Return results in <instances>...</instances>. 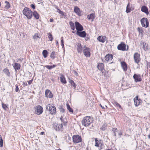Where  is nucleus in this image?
<instances>
[{
  "mask_svg": "<svg viewBox=\"0 0 150 150\" xmlns=\"http://www.w3.org/2000/svg\"><path fill=\"white\" fill-rule=\"evenodd\" d=\"M23 14L26 16L28 19L31 18L32 16V12L30 8L25 7L23 11Z\"/></svg>",
  "mask_w": 150,
  "mask_h": 150,
  "instance_id": "1",
  "label": "nucleus"
},
{
  "mask_svg": "<svg viewBox=\"0 0 150 150\" xmlns=\"http://www.w3.org/2000/svg\"><path fill=\"white\" fill-rule=\"evenodd\" d=\"M90 116H87L83 117L81 121L83 125L87 127L90 124L91 122Z\"/></svg>",
  "mask_w": 150,
  "mask_h": 150,
  "instance_id": "2",
  "label": "nucleus"
},
{
  "mask_svg": "<svg viewBox=\"0 0 150 150\" xmlns=\"http://www.w3.org/2000/svg\"><path fill=\"white\" fill-rule=\"evenodd\" d=\"M46 109L49 111L50 114H55L56 113V109L54 106H52L51 104H48L46 105Z\"/></svg>",
  "mask_w": 150,
  "mask_h": 150,
  "instance_id": "3",
  "label": "nucleus"
},
{
  "mask_svg": "<svg viewBox=\"0 0 150 150\" xmlns=\"http://www.w3.org/2000/svg\"><path fill=\"white\" fill-rule=\"evenodd\" d=\"M72 139L74 144L78 143L82 141L81 137L79 135H74L72 137Z\"/></svg>",
  "mask_w": 150,
  "mask_h": 150,
  "instance_id": "4",
  "label": "nucleus"
},
{
  "mask_svg": "<svg viewBox=\"0 0 150 150\" xmlns=\"http://www.w3.org/2000/svg\"><path fill=\"white\" fill-rule=\"evenodd\" d=\"M90 49L85 46L83 48V52L84 55L86 57H88L90 56L91 53Z\"/></svg>",
  "mask_w": 150,
  "mask_h": 150,
  "instance_id": "5",
  "label": "nucleus"
},
{
  "mask_svg": "<svg viewBox=\"0 0 150 150\" xmlns=\"http://www.w3.org/2000/svg\"><path fill=\"white\" fill-rule=\"evenodd\" d=\"M141 23L142 27L147 28L149 26V21L146 18H142L141 20Z\"/></svg>",
  "mask_w": 150,
  "mask_h": 150,
  "instance_id": "6",
  "label": "nucleus"
},
{
  "mask_svg": "<svg viewBox=\"0 0 150 150\" xmlns=\"http://www.w3.org/2000/svg\"><path fill=\"white\" fill-rule=\"evenodd\" d=\"M113 58V55L110 54H107L105 57L104 59H102L103 62H108L111 61Z\"/></svg>",
  "mask_w": 150,
  "mask_h": 150,
  "instance_id": "7",
  "label": "nucleus"
},
{
  "mask_svg": "<svg viewBox=\"0 0 150 150\" xmlns=\"http://www.w3.org/2000/svg\"><path fill=\"white\" fill-rule=\"evenodd\" d=\"M35 110L37 115H40L43 112V108L40 105H37L35 108Z\"/></svg>",
  "mask_w": 150,
  "mask_h": 150,
  "instance_id": "8",
  "label": "nucleus"
},
{
  "mask_svg": "<svg viewBox=\"0 0 150 150\" xmlns=\"http://www.w3.org/2000/svg\"><path fill=\"white\" fill-rule=\"evenodd\" d=\"M134 101L135 106L136 107L138 106L141 103H142V100L138 98V96H136L135 98H134Z\"/></svg>",
  "mask_w": 150,
  "mask_h": 150,
  "instance_id": "9",
  "label": "nucleus"
},
{
  "mask_svg": "<svg viewBox=\"0 0 150 150\" xmlns=\"http://www.w3.org/2000/svg\"><path fill=\"white\" fill-rule=\"evenodd\" d=\"M140 54L138 53H135L134 55V62L137 64H138L140 61L141 59Z\"/></svg>",
  "mask_w": 150,
  "mask_h": 150,
  "instance_id": "10",
  "label": "nucleus"
},
{
  "mask_svg": "<svg viewBox=\"0 0 150 150\" xmlns=\"http://www.w3.org/2000/svg\"><path fill=\"white\" fill-rule=\"evenodd\" d=\"M133 77L135 82H140L142 81L141 76L139 74H134Z\"/></svg>",
  "mask_w": 150,
  "mask_h": 150,
  "instance_id": "11",
  "label": "nucleus"
},
{
  "mask_svg": "<svg viewBox=\"0 0 150 150\" xmlns=\"http://www.w3.org/2000/svg\"><path fill=\"white\" fill-rule=\"evenodd\" d=\"M75 23L77 31H81L83 30V27L78 22L76 21Z\"/></svg>",
  "mask_w": 150,
  "mask_h": 150,
  "instance_id": "12",
  "label": "nucleus"
},
{
  "mask_svg": "<svg viewBox=\"0 0 150 150\" xmlns=\"http://www.w3.org/2000/svg\"><path fill=\"white\" fill-rule=\"evenodd\" d=\"M117 49L119 50L125 51L126 50V45L124 42H121L117 46Z\"/></svg>",
  "mask_w": 150,
  "mask_h": 150,
  "instance_id": "13",
  "label": "nucleus"
},
{
  "mask_svg": "<svg viewBox=\"0 0 150 150\" xmlns=\"http://www.w3.org/2000/svg\"><path fill=\"white\" fill-rule=\"evenodd\" d=\"M54 128L56 131H62V124H55L54 125Z\"/></svg>",
  "mask_w": 150,
  "mask_h": 150,
  "instance_id": "14",
  "label": "nucleus"
},
{
  "mask_svg": "<svg viewBox=\"0 0 150 150\" xmlns=\"http://www.w3.org/2000/svg\"><path fill=\"white\" fill-rule=\"evenodd\" d=\"M45 97L50 98H52L53 95L52 93L49 90L47 89L45 91Z\"/></svg>",
  "mask_w": 150,
  "mask_h": 150,
  "instance_id": "15",
  "label": "nucleus"
},
{
  "mask_svg": "<svg viewBox=\"0 0 150 150\" xmlns=\"http://www.w3.org/2000/svg\"><path fill=\"white\" fill-rule=\"evenodd\" d=\"M83 47H82L81 44L80 43H78L76 44V49L78 53L81 54L82 52Z\"/></svg>",
  "mask_w": 150,
  "mask_h": 150,
  "instance_id": "16",
  "label": "nucleus"
},
{
  "mask_svg": "<svg viewBox=\"0 0 150 150\" xmlns=\"http://www.w3.org/2000/svg\"><path fill=\"white\" fill-rule=\"evenodd\" d=\"M76 34L82 38H84L86 36V33L85 31H77Z\"/></svg>",
  "mask_w": 150,
  "mask_h": 150,
  "instance_id": "17",
  "label": "nucleus"
},
{
  "mask_svg": "<svg viewBox=\"0 0 150 150\" xmlns=\"http://www.w3.org/2000/svg\"><path fill=\"white\" fill-rule=\"evenodd\" d=\"M74 11L78 16H80L81 15V12L80 8L77 6H75L74 7Z\"/></svg>",
  "mask_w": 150,
  "mask_h": 150,
  "instance_id": "18",
  "label": "nucleus"
},
{
  "mask_svg": "<svg viewBox=\"0 0 150 150\" xmlns=\"http://www.w3.org/2000/svg\"><path fill=\"white\" fill-rule=\"evenodd\" d=\"M141 11L146 13L147 15L149 14L148 10L147 7L145 6H143L141 8Z\"/></svg>",
  "mask_w": 150,
  "mask_h": 150,
  "instance_id": "19",
  "label": "nucleus"
},
{
  "mask_svg": "<svg viewBox=\"0 0 150 150\" xmlns=\"http://www.w3.org/2000/svg\"><path fill=\"white\" fill-rule=\"evenodd\" d=\"M95 146H96L97 147H98L100 145H102V141L101 140H97V138L95 139Z\"/></svg>",
  "mask_w": 150,
  "mask_h": 150,
  "instance_id": "20",
  "label": "nucleus"
},
{
  "mask_svg": "<svg viewBox=\"0 0 150 150\" xmlns=\"http://www.w3.org/2000/svg\"><path fill=\"white\" fill-rule=\"evenodd\" d=\"M13 67L14 69L16 71L17 70H19L21 67L20 65L17 63H15L14 65L13 66Z\"/></svg>",
  "mask_w": 150,
  "mask_h": 150,
  "instance_id": "21",
  "label": "nucleus"
},
{
  "mask_svg": "<svg viewBox=\"0 0 150 150\" xmlns=\"http://www.w3.org/2000/svg\"><path fill=\"white\" fill-rule=\"evenodd\" d=\"M106 38V37L105 36H99L98 37L97 40L100 42L104 43L105 42V39Z\"/></svg>",
  "mask_w": 150,
  "mask_h": 150,
  "instance_id": "22",
  "label": "nucleus"
},
{
  "mask_svg": "<svg viewBox=\"0 0 150 150\" xmlns=\"http://www.w3.org/2000/svg\"><path fill=\"white\" fill-rule=\"evenodd\" d=\"M87 17L89 20H92V21H93L95 18V14L93 13H91L90 15H88Z\"/></svg>",
  "mask_w": 150,
  "mask_h": 150,
  "instance_id": "23",
  "label": "nucleus"
},
{
  "mask_svg": "<svg viewBox=\"0 0 150 150\" xmlns=\"http://www.w3.org/2000/svg\"><path fill=\"white\" fill-rule=\"evenodd\" d=\"M97 67L99 70L102 71L104 69V64L102 63H98Z\"/></svg>",
  "mask_w": 150,
  "mask_h": 150,
  "instance_id": "24",
  "label": "nucleus"
},
{
  "mask_svg": "<svg viewBox=\"0 0 150 150\" xmlns=\"http://www.w3.org/2000/svg\"><path fill=\"white\" fill-rule=\"evenodd\" d=\"M33 15V16L34 17L37 19H38L39 18V14H38L37 12L35 11H34L32 13V15Z\"/></svg>",
  "mask_w": 150,
  "mask_h": 150,
  "instance_id": "25",
  "label": "nucleus"
},
{
  "mask_svg": "<svg viewBox=\"0 0 150 150\" xmlns=\"http://www.w3.org/2000/svg\"><path fill=\"white\" fill-rule=\"evenodd\" d=\"M121 64L124 71H126L127 70V67L125 62H121Z\"/></svg>",
  "mask_w": 150,
  "mask_h": 150,
  "instance_id": "26",
  "label": "nucleus"
},
{
  "mask_svg": "<svg viewBox=\"0 0 150 150\" xmlns=\"http://www.w3.org/2000/svg\"><path fill=\"white\" fill-rule=\"evenodd\" d=\"M60 79L61 82L65 84L66 83L67 81L66 80L65 78L63 75L61 76L60 77Z\"/></svg>",
  "mask_w": 150,
  "mask_h": 150,
  "instance_id": "27",
  "label": "nucleus"
},
{
  "mask_svg": "<svg viewBox=\"0 0 150 150\" xmlns=\"http://www.w3.org/2000/svg\"><path fill=\"white\" fill-rule=\"evenodd\" d=\"M3 72L8 76H10V72L8 69L6 68L4 69L3 70Z\"/></svg>",
  "mask_w": 150,
  "mask_h": 150,
  "instance_id": "28",
  "label": "nucleus"
},
{
  "mask_svg": "<svg viewBox=\"0 0 150 150\" xmlns=\"http://www.w3.org/2000/svg\"><path fill=\"white\" fill-rule=\"evenodd\" d=\"M69 83H71L72 87H73L74 89H75L76 87V85L74 82L73 80L71 79L69 81Z\"/></svg>",
  "mask_w": 150,
  "mask_h": 150,
  "instance_id": "29",
  "label": "nucleus"
},
{
  "mask_svg": "<svg viewBox=\"0 0 150 150\" xmlns=\"http://www.w3.org/2000/svg\"><path fill=\"white\" fill-rule=\"evenodd\" d=\"M69 24L71 29L73 30H74L75 28L74 23L72 21H71L69 22Z\"/></svg>",
  "mask_w": 150,
  "mask_h": 150,
  "instance_id": "30",
  "label": "nucleus"
},
{
  "mask_svg": "<svg viewBox=\"0 0 150 150\" xmlns=\"http://www.w3.org/2000/svg\"><path fill=\"white\" fill-rule=\"evenodd\" d=\"M40 35H38L37 33H35L33 36V38L36 40H38L39 39H40Z\"/></svg>",
  "mask_w": 150,
  "mask_h": 150,
  "instance_id": "31",
  "label": "nucleus"
},
{
  "mask_svg": "<svg viewBox=\"0 0 150 150\" xmlns=\"http://www.w3.org/2000/svg\"><path fill=\"white\" fill-rule=\"evenodd\" d=\"M59 109L60 112L62 113H65V110L64 109L62 105H59Z\"/></svg>",
  "mask_w": 150,
  "mask_h": 150,
  "instance_id": "32",
  "label": "nucleus"
},
{
  "mask_svg": "<svg viewBox=\"0 0 150 150\" xmlns=\"http://www.w3.org/2000/svg\"><path fill=\"white\" fill-rule=\"evenodd\" d=\"M67 109L68 110L69 112L72 113L73 112V109L70 107L68 103H67Z\"/></svg>",
  "mask_w": 150,
  "mask_h": 150,
  "instance_id": "33",
  "label": "nucleus"
},
{
  "mask_svg": "<svg viewBox=\"0 0 150 150\" xmlns=\"http://www.w3.org/2000/svg\"><path fill=\"white\" fill-rule=\"evenodd\" d=\"M42 54L45 58H46L47 57L48 52L46 50H43L42 51Z\"/></svg>",
  "mask_w": 150,
  "mask_h": 150,
  "instance_id": "34",
  "label": "nucleus"
},
{
  "mask_svg": "<svg viewBox=\"0 0 150 150\" xmlns=\"http://www.w3.org/2000/svg\"><path fill=\"white\" fill-rule=\"evenodd\" d=\"M56 66L55 65H46L45 66V67L47 68V69H51L55 67H56Z\"/></svg>",
  "mask_w": 150,
  "mask_h": 150,
  "instance_id": "35",
  "label": "nucleus"
},
{
  "mask_svg": "<svg viewBox=\"0 0 150 150\" xmlns=\"http://www.w3.org/2000/svg\"><path fill=\"white\" fill-rule=\"evenodd\" d=\"M55 53H56L54 51H53L51 53L50 57L52 59H54L55 58V55H56Z\"/></svg>",
  "mask_w": 150,
  "mask_h": 150,
  "instance_id": "36",
  "label": "nucleus"
},
{
  "mask_svg": "<svg viewBox=\"0 0 150 150\" xmlns=\"http://www.w3.org/2000/svg\"><path fill=\"white\" fill-rule=\"evenodd\" d=\"M48 38L50 40V41H52L53 39V38L52 36V35L50 33H49L48 34Z\"/></svg>",
  "mask_w": 150,
  "mask_h": 150,
  "instance_id": "37",
  "label": "nucleus"
},
{
  "mask_svg": "<svg viewBox=\"0 0 150 150\" xmlns=\"http://www.w3.org/2000/svg\"><path fill=\"white\" fill-rule=\"evenodd\" d=\"M5 3L6 4L5 6V8L7 9H9L10 7V4L7 1H5Z\"/></svg>",
  "mask_w": 150,
  "mask_h": 150,
  "instance_id": "38",
  "label": "nucleus"
},
{
  "mask_svg": "<svg viewBox=\"0 0 150 150\" xmlns=\"http://www.w3.org/2000/svg\"><path fill=\"white\" fill-rule=\"evenodd\" d=\"M107 127V124L106 123H104L102 127L100 128V129L102 130H105L106 129Z\"/></svg>",
  "mask_w": 150,
  "mask_h": 150,
  "instance_id": "39",
  "label": "nucleus"
},
{
  "mask_svg": "<svg viewBox=\"0 0 150 150\" xmlns=\"http://www.w3.org/2000/svg\"><path fill=\"white\" fill-rule=\"evenodd\" d=\"M129 4L128 3L127 6L126 7V12L127 13H128L130 12L131 11L130 9L129 8Z\"/></svg>",
  "mask_w": 150,
  "mask_h": 150,
  "instance_id": "40",
  "label": "nucleus"
},
{
  "mask_svg": "<svg viewBox=\"0 0 150 150\" xmlns=\"http://www.w3.org/2000/svg\"><path fill=\"white\" fill-rule=\"evenodd\" d=\"M115 106L119 110H121L122 109V108L121 105L118 103L115 105Z\"/></svg>",
  "mask_w": 150,
  "mask_h": 150,
  "instance_id": "41",
  "label": "nucleus"
},
{
  "mask_svg": "<svg viewBox=\"0 0 150 150\" xmlns=\"http://www.w3.org/2000/svg\"><path fill=\"white\" fill-rule=\"evenodd\" d=\"M60 120H61V121H62V122H63V123H64V125H66V124H67V122H65L64 121V120L63 119V117L62 116H61V117L60 118Z\"/></svg>",
  "mask_w": 150,
  "mask_h": 150,
  "instance_id": "42",
  "label": "nucleus"
},
{
  "mask_svg": "<svg viewBox=\"0 0 150 150\" xmlns=\"http://www.w3.org/2000/svg\"><path fill=\"white\" fill-rule=\"evenodd\" d=\"M2 107L5 110H6V108L8 107L7 105L6 104H4V103H2Z\"/></svg>",
  "mask_w": 150,
  "mask_h": 150,
  "instance_id": "43",
  "label": "nucleus"
},
{
  "mask_svg": "<svg viewBox=\"0 0 150 150\" xmlns=\"http://www.w3.org/2000/svg\"><path fill=\"white\" fill-rule=\"evenodd\" d=\"M112 131L114 133H115L117 132V128H114L112 129Z\"/></svg>",
  "mask_w": 150,
  "mask_h": 150,
  "instance_id": "44",
  "label": "nucleus"
},
{
  "mask_svg": "<svg viewBox=\"0 0 150 150\" xmlns=\"http://www.w3.org/2000/svg\"><path fill=\"white\" fill-rule=\"evenodd\" d=\"M15 87H16V89H15V90L16 92H18L19 91V88H18V85L17 84L16 85Z\"/></svg>",
  "mask_w": 150,
  "mask_h": 150,
  "instance_id": "45",
  "label": "nucleus"
},
{
  "mask_svg": "<svg viewBox=\"0 0 150 150\" xmlns=\"http://www.w3.org/2000/svg\"><path fill=\"white\" fill-rule=\"evenodd\" d=\"M74 74L76 76H78V73L75 71L74 70L73 72Z\"/></svg>",
  "mask_w": 150,
  "mask_h": 150,
  "instance_id": "46",
  "label": "nucleus"
},
{
  "mask_svg": "<svg viewBox=\"0 0 150 150\" xmlns=\"http://www.w3.org/2000/svg\"><path fill=\"white\" fill-rule=\"evenodd\" d=\"M23 86L24 87L25 86H26L28 85L27 83L26 82H23Z\"/></svg>",
  "mask_w": 150,
  "mask_h": 150,
  "instance_id": "47",
  "label": "nucleus"
},
{
  "mask_svg": "<svg viewBox=\"0 0 150 150\" xmlns=\"http://www.w3.org/2000/svg\"><path fill=\"white\" fill-rule=\"evenodd\" d=\"M3 141H0V147H2L3 146Z\"/></svg>",
  "mask_w": 150,
  "mask_h": 150,
  "instance_id": "48",
  "label": "nucleus"
},
{
  "mask_svg": "<svg viewBox=\"0 0 150 150\" xmlns=\"http://www.w3.org/2000/svg\"><path fill=\"white\" fill-rule=\"evenodd\" d=\"M30 6L33 9H35V5H34L33 4H31L30 5Z\"/></svg>",
  "mask_w": 150,
  "mask_h": 150,
  "instance_id": "49",
  "label": "nucleus"
},
{
  "mask_svg": "<svg viewBox=\"0 0 150 150\" xmlns=\"http://www.w3.org/2000/svg\"><path fill=\"white\" fill-rule=\"evenodd\" d=\"M112 103L113 104L115 105H115L118 103L116 101L114 100L112 102Z\"/></svg>",
  "mask_w": 150,
  "mask_h": 150,
  "instance_id": "50",
  "label": "nucleus"
},
{
  "mask_svg": "<svg viewBox=\"0 0 150 150\" xmlns=\"http://www.w3.org/2000/svg\"><path fill=\"white\" fill-rule=\"evenodd\" d=\"M89 37L88 35L85 38V40L86 41L89 40Z\"/></svg>",
  "mask_w": 150,
  "mask_h": 150,
  "instance_id": "51",
  "label": "nucleus"
},
{
  "mask_svg": "<svg viewBox=\"0 0 150 150\" xmlns=\"http://www.w3.org/2000/svg\"><path fill=\"white\" fill-rule=\"evenodd\" d=\"M33 80L32 79V80H30L28 81V84L30 85L32 81H33Z\"/></svg>",
  "mask_w": 150,
  "mask_h": 150,
  "instance_id": "52",
  "label": "nucleus"
},
{
  "mask_svg": "<svg viewBox=\"0 0 150 150\" xmlns=\"http://www.w3.org/2000/svg\"><path fill=\"white\" fill-rule=\"evenodd\" d=\"M146 45V44L144 45H143V47L144 49V50H146L147 49V47H145Z\"/></svg>",
  "mask_w": 150,
  "mask_h": 150,
  "instance_id": "53",
  "label": "nucleus"
},
{
  "mask_svg": "<svg viewBox=\"0 0 150 150\" xmlns=\"http://www.w3.org/2000/svg\"><path fill=\"white\" fill-rule=\"evenodd\" d=\"M59 14H62V15H63L64 14H63V12H62V11L61 10H59Z\"/></svg>",
  "mask_w": 150,
  "mask_h": 150,
  "instance_id": "54",
  "label": "nucleus"
},
{
  "mask_svg": "<svg viewBox=\"0 0 150 150\" xmlns=\"http://www.w3.org/2000/svg\"><path fill=\"white\" fill-rule=\"evenodd\" d=\"M63 37H61V43H64V40L63 39Z\"/></svg>",
  "mask_w": 150,
  "mask_h": 150,
  "instance_id": "55",
  "label": "nucleus"
},
{
  "mask_svg": "<svg viewBox=\"0 0 150 150\" xmlns=\"http://www.w3.org/2000/svg\"><path fill=\"white\" fill-rule=\"evenodd\" d=\"M119 135H120V137H121L122 135V132L121 131L120 132H119Z\"/></svg>",
  "mask_w": 150,
  "mask_h": 150,
  "instance_id": "56",
  "label": "nucleus"
},
{
  "mask_svg": "<svg viewBox=\"0 0 150 150\" xmlns=\"http://www.w3.org/2000/svg\"><path fill=\"white\" fill-rule=\"evenodd\" d=\"M53 19L52 18H51L50 20V21L51 22H52L53 21Z\"/></svg>",
  "mask_w": 150,
  "mask_h": 150,
  "instance_id": "57",
  "label": "nucleus"
},
{
  "mask_svg": "<svg viewBox=\"0 0 150 150\" xmlns=\"http://www.w3.org/2000/svg\"><path fill=\"white\" fill-rule=\"evenodd\" d=\"M61 45L62 46V48H63L64 47V43H61Z\"/></svg>",
  "mask_w": 150,
  "mask_h": 150,
  "instance_id": "58",
  "label": "nucleus"
},
{
  "mask_svg": "<svg viewBox=\"0 0 150 150\" xmlns=\"http://www.w3.org/2000/svg\"><path fill=\"white\" fill-rule=\"evenodd\" d=\"M100 106L103 109H105V108L104 107H103L101 104L100 105Z\"/></svg>",
  "mask_w": 150,
  "mask_h": 150,
  "instance_id": "59",
  "label": "nucleus"
},
{
  "mask_svg": "<svg viewBox=\"0 0 150 150\" xmlns=\"http://www.w3.org/2000/svg\"><path fill=\"white\" fill-rule=\"evenodd\" d=\"M3 141L1 135H0V141Z\"/></svg>",
  "mask_w": 150,
  "mask_h": 150,
  "instance_id": "60",
  "label": "nucleus"
},
{
  "mask_svg": "<svg viewBox=\"0 0 150 150\" xmlns=\"http://www.w3.org/2000/svg\"><path fill=\"white\" fill-rule=\"evenodd\" d=\"M44 132H41L40 133V134H41V135H43L44 134Z\"/></svg>",
  "mask_w": 150,
  "mask_h": 150,
  "instance_id": "61",
  "label": "nucleus"
},
{
  "mask_svg": "<svg viewBox=\"0 0 150 150\" xmlns=\"http://www.w3.org/2000/svg\"><path fill=\"white\" fill-rule=\"evenodd\" d=\"M148 137L149 139H150V134L148 136Z\"/></svg>",
  "mask_w": 150,
  "mask_h": 150,
  "instance_id": "62",
  "label": "nucleus"
},
{
  "mask_svg": "<svg viewBox=\"0 0 150 150\" xmlns=\"http://www.w3.org/2000/svg\"><path fill=\"white\" fill-rule=\"evenodd\" d=\"M55 8L58 11H59V10H60V9H59L57 7H57Z\"/></svg>",
  "mask_w": 150,
  "mask_h": 150,
  "instance_id": "63",
  "label": "nucleus"
},
{
  "mask_svg": "<svg viewBox=\"0 0 150 150\" xmlns=\"http://www.w3.org/2000/svg\"><path fill=\"white\" fill-rule=\"evenodd\" d=\"M56 44L57 45H58V41H57V42H56Z\"/></svg>",
  "mask_w": 150,
  "mask_h": 150,
  "instance_id": "64",
  "label": "nucleus"
}]
</instances>
